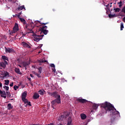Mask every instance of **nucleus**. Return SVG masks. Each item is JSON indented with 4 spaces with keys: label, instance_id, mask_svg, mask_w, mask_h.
<instances>
[{
    "label": "nucleus",
    "instance_id": "obj_6",
    "mask_svg": "<svg viewBox=\"0 0 125 125\" xmlns=\"http://www.w3.org/2000/svg\"><path fill=\"white\" fill-rule=\"evenodd\" d=\"M50 95H51V96L52 97H55V98H57L58 96H60V95H58V92L57 91L50 93Z\"/></svg>",
    "mask_w": 125,
    "mask_h": 125
},
{
    "label": "nucleus",
    "instance_id": "obj_16",
    "mask_svg": "<svg viewBox=\"0 0 125 125\" xmlns=\"http://www.w3.org/2000/svg\"><path fill=\"white\" fill-rule=\"evenodd\" d=\"M51 107L52 108H53V109H54V106H57V103H55L54 102L52 101L51 103Z\"/></svg>",
    "mask_w": 125,
    "mask_h": 125
},
{
    "label": "nucleus",
    "instance_id": "obj_18",
    "mask_svg": "<svg viewBox=\"0 0 125 125\" xmlns=\"http://www.w3.org/2000/svg\"><path fill=\"white\" fill-rule=\"evenodd\" d=\"M38 62L39 63H46V62H47V61L42 59L38 60Z\"/></svg>",
    "mask_w": 125,
    "mask_h": 125
},
{
    "label": "nucleus",
    "instance_id": "obj_23",
    "mask_svg": "<svg viewBox=\"0 0 125 125\" xmlns=\"http://www.w3.org/2000/svg\"><path fill=\"white\" fill-rule=\"evenodd\" d=\"M41 33H43L44 35H47V33H48V30L45 29V30H42Z\"/></svg>",
    "mask_w": 125,
    "mask_h": 125
},
{
    "label": "nucleus",
    "instance_id": "obj_40",
    "mask_svg": "<svg viewBox=\"0 0 125 125\" xmlns=\"http://www.w3.org/2000/svg\"><path fill=\"white\" fill-rule=\"evenodd\" d=\"M39 22L42 25H47V24H48V23H49V22L43 23V22H42V21H40Z\"/></svg>",
    "mask_w": 125,
    "mask_h": 125
},
{
    "label": "nucleus",
    "instance_id": "obj_19",
    "mask_svg": "<svg viewBox=\"0 0 125 125\" xmlns=\"http://www.w3.org/2000/svg\"><path fill=\"white\" fill-rule=\"evenodd\" d=\"M44 92H45V91L44 90H43V89H42L39 91V93L41 95H43V94H44Z\"/></svg>",
    "mask_w": 125,
    "mask_h": 125
},
{
    "label": "nucleus",
    "instance_id": "obj_48",
    "mask_svg": "<svg viewBox=\"0 0 125 125\" xmlns=\"http://www.w3.org/2000/svg\"><path fill=\"white\" fill-rule=\"evenodd\" d=\"M10 86H13V83H11L10 84Z\"/></svg>",
    "mask_w": 125,
    "mask_h": 125
},
{
    "label": "nucleus",
    "instance_id": "obj_46",
    "mask_svg": "<svg viewBox=\"0 0 125 125\" xmlns=\"http://www.w3.org/2000/svg\"><path fill=\"white\" fill-rule=\"evenodd\" d=\"M16 16H17V17H18V18L20 19V15L19 14H16Z\"/></svg>",
    "mask_w": 125,
    "mask_h": 125
},
{
    "label": "nucleus",
    "instance_id": "obj_59",
    "mask_svg": "<svg viewBox=\"0 0 125 125\" xmlns=\"http://www.w3.org/2000/svg\"><path fill=\"white\" fill-rule=\"evenodd\" d=\"M21 34L22 35H23L24 33H23V32H21Z\"/></svg>",
    "mask_w": 125,
    "mask_h": 125
},
{
    "label": "nucleus",
    "instance_id": "obj_39",
    "mask_svg": "<svg viewBox=\"0 0 125 125\" xmlns=\"http://www.w3.org/2000/svg\"><path fill=\"white\" fill-rule=\"evenodd\" d=\"M19 88V86H17L16 85H15V86H14V89H15V90H17V89Z\"/></svg>",
    "mask_w": 125,
    "mask_h": 125
},
{
    "label": "nucleus",
    "instance_id": "obj_17",
    "mask_svg": "<svg viewBox=\"0 0 125 125\" xmlns=\"http://www.w3.org/2000/svg\"><path fill=\"white\" fill-rule=\"evenodd\" d=\"M15 72L17 73V74H19L20 75H21V74H22V73L20 72V69L18 68H15Z\"/></svg>",
    "mask_w": 125,
    "mask_h": 125
},
{
    "label": "nucleus",
    "instance_id": "obj_36",
    "mask_svg": "<svg viewBox=\"0 0 125 125\" xmlns=\"http://www.w3.org/2000/svg\"><path fill=\"white\" fill-rule=\"evenodd\" d=\"M5 85H8L9 84V80H4Z\"/></svg>",
    "mask_w": 125,
    "mask_h": 125
},
{
    "label": "nucleus",
    "instance_id": "obj_7",
    "mask_svg": "<svg viewBox=\"0 0 125 125\" xmlns=\"http://www.w3.org/2000/svg\"><path fill=\"white\" fill-rule=\"evenodd\" d=\"M30 64H31V62H30V61H27V62H22V65L23 66V67H24L25 70H27V66H29V65H30Z\"/></svg>",
    "mask_w": 125,
    "mask_h": 125
},
{
    "label": "nucleus",
    "instance_id": "obj_9",
    "mask_svg": "<svg viewBox=\"0 0 125 125\" xmlns=\"http://www.w3.org/2000/svg\"><path fill=\"white\" fill-rule=\"evenodd\" d=\"M77 101L82 104L85 103V102H87V101L86 100L84 99H81V98H78L77 99Z\"/></svg>",
    "mask_w": 125,
    "mask_h": 125
},
{
    "label": "nucleus",
    "instance_id": "obj_43",
    "mask_svg": "<svg viewBox=\"0 0 125 125\" xmlns=\"http://www.w3.org/2000/svg\"><path fill=\"white\" fill-rule=\"evenodd\" d=\"M6 94L9 96V97H10L11 96V95L10 94V92H6Z\"/></svg>",
    "mask_w": 125,
    "mask_h": 125
},
{
    "label": "nucleus",
    "instance_id": "obj_54",
    "mask_svg": "<svg viewBox=\"0 0 125 125\" xmlns=\"http://www.w3.org/2000/svg\"><path fill=\"white\" fill-rule=\"evenodd\" d=\"M19 14L20 15H21L22 14V11H21V12L19 13Z\"/></svg>",
    "mask_w": 125,
    "mask_h": 125
},
{
    "label": "nucleus",
    "instance_id": "obj_58",
    "mask_svg": "<svg viewBox=\"0 0 125 125\" xmlns=\"http://www.w3.org/2000/svg\"><path fill=\"white\" fill-rule=\"evenodd\" d=\"M19 67H21V68L22 67V66H21V65H19Z\"/></svg>",
    "mask_w": 125,
    "mask_h": 125
},
{
    "label": "nucleus",
    "instance_id": "obj_31",
    "mask_svg": "<svg viewBox=\"0 0 125 125\" xmlns=\"http://www.w3.org/2000/svg\"><path fill=\"white\" fill-rule=\"evenodd\" d=\"M22 101L25 103V104H27L29 102V101H28V100L26 98L22 99Z\"/></svg>",
    "mask_w": 125,
    "mask_h": 125
},
{
    "label": "nucleus",
    "instance_id": "obj_44",
    "mask_svg": "<svg viewBox=\"0 0 125 125\" xmlns=\"http://www.w3.org/2000/svg\"><path fill=\"white\" fill-rule=\"evenodd\" d=\"M14 34V33L13 32V31H11V32H10V35H11V36H13V34Z\"/></svg>",
    "mask_w": 125,
    "mask_h": 125
},
{
    "label": "nucleus",
    "instance_id": "obj_34",
    "mask_svg": "<svg viewBox=\"0 0 125 125\" xmlns=\"http://www.w3.org/2000/svg\"><path fill=\"white\" fill-rule=\"evenodd\" d=\"M124 23L123 22H121V27H120V30L121 31H123V29L124 28Z\"/></svg>",
    "mask_w": 125,
    "mask_h": 125
},
{
    "label": "nucleus",
    "instance_id": "obj_33",
    "mask_svg": "<svg viewBox=\"0 0 125 125\" xmlns=\"http://www.w3.org/2000/svg\"><path fill=\"white\" fill-rule=\"evenodd\" d=\"M42 68L40 67L38 68V73L39 74H42Z\"/></svg>",
    "mask_w": 125,
    "mask_h": 125
},
{
    "label": "nucleus",
    "instance_id": "obj_8",
    "mask_svg": "<svg viewBox=\"0 0 125 125\" xmlns=\"http://www.w3.org/2000/svg\"><path fill=\"white\" fill-rule=\"evenodd\" d=\"M5 49L6 53H11V52H13V51H14L13 49L10 48H6V47H5Z\"/></svg>",
    "mask_w": 125,
    "mask_h": 125
},
{
    "label": "nucleus",
    "instance_id": "obj_30",
    "mask_svg": "<svg viewBox=\"0 0 125 125\" xmlns=\"http://www.w3.org/2000/svg\"><path fill=\"white\" fill-rule=\"evenodd\" d=\"M4 77H9V73L7 71H4Z\"/></svg>",
    "mask_w": 125,
    "mask_h": 125
},
{
    "label": "nucleus",
    "instance_id": "obj_47",
    "mask_svg": "<svg viewBox=\"0 0 125 125\" xmlns=\"http://www.w3.org/2000/svg\"><path fill=\"white\" fill-rule=\"evenodd\" d=\"M35 76H37L38 78H41V76L40 75V74H35Z\"/></svg>",
    "mask_w": 125,
    "mask_h": 125
},
{
    "label": "nucleus",
    "instance_id": "obj_29",
    "mask_svg": "<svg viewBox=\"0 0 125 125\" xmlns=\"http://www.w3.org/2000/svg\"><path fill=\"white\" fill-rule=\"evenodd\" d=\"M92 108H93V109H94V110H96V109H97V108H98V106H97V104H93Z\"/></svg>",
    "mask_w": 125,
    "mask_h": 125
},
{
    "label": "nucleus",
    "instance_id": "obj_37",
    "mask_svg": "<svg viewBox=\"0 0 125 125\" xmlns=\"http://www.w3.org/2000/svg\"><path fill=\"white\" fill-rule=\"evenodd\" d=\"M118 4H119V7H122L123 6V2L120 1V2L118 3Z\"/></svg>",
    "mask_w": 125,
    "mask_h": 125
},
{
    "label": "nucleus",
    "instance_id": "obj_55",
    "mask_svg": "<svg viewBox=\"0 0 125 125\" xmlns=\"http://www.w3.org/2000/svg\"><path fill=\"white\" fill-rule=\"evenodd\" d=\"M1 93H2V91H1V90L0 89V94H1Z\"/></svg>",
    "mask_w": 125,
    "mask_h": 125
},
{
    "label": "nucleus",
    "instance_id": "obj_5",
    "mask_svg": "<svg viewBox=\"0 0 125 125\" xmlns=\"http://www.w3.org/2000/svg\"><path fill=\"white\" fill-rule=\"evenodd\" d=\"M56 98L57 99L52 101L53 102H55V103H57V104H60L61 103V97L58 96V97Z\"/></svg>",
    "mask_w": 125,
    "mask_h": 125
},
{
    "label": "nucleus",
    "instance_id": "obj_12",
    "mask_svg": "<svg viewBox=\"0 0 125 125\" xmlns=\"http://www.w3.org/2000/svg\"><path fill=\"white\" fill-rule=\"evenodd\" d=\"M27 91H24L21 95V99H24L27 97Z\"/></svg>",
    "mask_w": 125,
    "mask_h": 125
},
{
    "label": "nucleus",
    "instance_id": "obj_11",
    "mask_svg": "<svg viewBox=\"0 0 125 125\" xmlns=\"http://www.w3.org/2000/svg\"><path fill=\"white\" fill-rule=\"evenodd\" d=\"M23 46H24V47H27V48H31V46H30V45H29V44L25 42H21Z\"/></svg>",
    "mask_w": 125,
    "mask_h": 125
},
{
    "label": "nucleus",
    "instance_id": "obj_42",
    "mask_svg": "<svg viewBox=\"0 0 125 125\" xmlns=\"http://www.w3.org/2000/svg\"><path fill=\"white\" fill-rule=\"evenodd\" d=\"M3 88L6 89V90H8L9 89V87L7 86H4Z\"/></svg>",
    "mask_w": 125,
    "mask_h": 125
},
{
    "label": "nucleus",
    "instance_id": "obj_4",
    "mask_svg": "<svg viewBox=\"0 0 125 125\" xmlns=\"http://www.w3.org/2000/svg\"><path fill=\"white\" fill-rule=\"evenodd\" d=\"M18 31H19V26L18 25L17 23H15V26L13 28V33L15 34V33L17 32Z\"/></svg>",
    "mask_w": 125,
    "mask_h": 125
},
{
    "label": "nucleus",
    "instance_id": "obj_13",
    "mask_svg": "<svg viewBox=\"0 0 125 125\" xmlns=\"http://www.w3.org/2000/svg\"><path fill=\"white\" fill-rule=\"evenodd\" d=\"M25 31H26L27 34H35V33H34V31L31 29L29 28V27L27 29H25Z\"/></svg>",
    "mask_w": 125,
    "mask_h": 125
},
{
    "label": "nucleus",
    "instance_id": "obj_60",
    "mask_svg": "<svg viewBox=\"0 0 125 125\" xmlns=\"http://www.w3.org/2000/svg\"><path fill=\"white\" fill-rule=\"evenodd\" d=\"M16 16V15H13V17H15Z\"/></svg>",
    "mask_w": 125,
    "mask_h": 125
},
{
    "label": "nucleus",
    "instance_id": "obj_20",
    "mask_svg": "<svg viewBox=\"0 0 125 125\" xmlns=\"http://www.w3.org/2000/svg\"><path fill=\"white\" fill-rule=\"evenodd\" d=\"M81 117L82 120H85L86 119V115L84 114H81Z\"/></svg>",
    "mask_w": 125,
    "mask_h": 125
},
{
    "label": "nucleus",
    "instance_id": "obj_61",
    "mask_svg": "<svg viewBox=\"0 0 125 125\" xmlns=\"http://www.w3.org/2000/svg\"><path fill=\"white\" fill-rule=\"evenodd\" d=\"M32 67H33V68H35V66H34V65H32Z\"/></svg>",
    "mask_w": 125,
    "mask_h": 125
},
{
    "label": "nucleus",
    "instance_id": "obj_51",
    "mask_svg": "<svg viewBox=\"0 0 125 125\" xmlns=\"http://www.w3.org/2000/svg\"><path fill=\"white\" fill-rule=\"evenodd\" d=\"M30 76L31 78H34V76H33V74H30Z\"/></svg>",
    "mask_w": 125,
    "mask_h": 125
},
{
    "label": "nucleus",
    "instance_id": "obj_56",
    "mask_svg": "<svg viewBox=\"0 0 125 125\" xmlns=\"http://www.w3.org/2000/svg\"><path fill=\"white\" fill-rule=\"evenodd\" d=\"M28 81H31V78H28Z\"/></svg>",
    "mask_w": 125,
    "mask_h": 125
},
{
    "label": "nucleus",
    "instance_id": "obj_32",
    "mask_svg": "<svg viewBox=\"0 0 125 125\" xmlns=\"http://www.w3.org/2000/svg\"><path fill=\"white\" fill-rule=\"evenodd\" d=\"M2 59H3V60H7V61H8V58L5 56H2Z\"/></svg>",
    "mask_w": 125,
    "mask_h": 125
},
{
    "label": "nucleus",
    "instance_id": "obj_45",
    "mask_svg": "<svg viewBox=\"0 0 125 125\" xmlns=\"http://www.w3.org/2000/svg\"><path fill=\"white\" fill-rule=\"evenodd\" d=\"M119 16H124V15H123V14L122 13V12L119 13Z\"/></svg>",
    "mask_w": 125,
    "mask_h": 125
},
{
    "label": "nucleus",
    "instance_id": "obj_41",
    "mask_svg": "<svg viewBox=\"0 0 125 125\" xmlns=\"http://www.w3.org/2000/svg\"><path fill=\"white\" fill-rule=\"evenodd\" d=\"M28 106H32V104H31V102H27L25 106L27 107V106H28Z\"/></svg>",
    "mask_w": 125,
    "mask_h": 125
},
{
    "label": "nucleus",
    "instance_id": "obj_49",
    "mask_svg": "<svg viewBox=\"0 0 125 125\" xmlns=\"http://www.w3.org/2000/svg\"><path fill=\"white\" fill-rule=\"evenodd\" d=\"M123 22H124L125 23V16L124 17V18L123 19Z\"/></svg>",
    "mask_w": 125,
    "mask_h": 125
},
{
    "label": "nucleus",
    "instance_id": "obj_15",
    "mask_svg": "<svg viewBox=\"0 0 125 125\" xmlns=\"http://www.w3.org/2000/svg\"><path fill=\"white\" fill-rule=\"evenodd\" d=\"M34 99H38L40 98V95L38 93H35L33 96Z\"/></svg>",
    "mask_w": 125,
    "mask_h": 125
},
{
    "label": "nucleus",
    "instance_id": "obj_26",
    "mask_svg": "<svg viewBox=\"0 0 125 125\" xmlns=\"http://www.w3.org/2000/svg\"><path fill=\"white\" fill-rule=\"evenodd\" d=\"M108 16L109 18H114V17H117L118 16H117V15L116 14L112 15L110 14L108 15Z\"/></svg>",
    "mask_w": 125,
    "mask_h": 125
},
{
    "label": "nucleus",
    "instance_id": "obj_35",
    "mask_svg": "<svg viewBox=\"0 0 125 125\" xmlns=\"http://www.w3.org/2000/svg\"><path fill=\"white\" fill-rule=\"evenodd\" d=\"M64 118H65V116H64V115H61V116L59 117V120H60V121H63Z\"/></svg>",
    "mask_w": 125,
    "mask_h": 125
},
{
    "label": "nucleus",
    "instance_id": "obj_24",
    "mask_svg": "<svg viewBox=\"0 0 125 125\" xmlns=\"http://www.w3.org/2000/svg\"><path fill=\"white\" fill-rule=\"evenodd\" d=\"M50 67H51L52 68H54V69H53V72H54V73H55V71H56L55 70V65H54V64L53 63H51L50 65Z\"/></svg>",
    "mask_w": 125,
    "mask_h": 125
},
{
    "label": "nucleus",
    "instance_id": "obj_28",
    "mask_svg": "<svg viewBox=\"0 0 125 125\" xmlns=\"http://www.w3.org/2000/svg\"><path fill=\"white\" fill-rule=\"evenodd\" d=\"M23 25L25 30H26L29 28V25L27 24V22H26V24H23Z\"/></svg>",
    "mask_w": 125,
    "mask_h": 125
},
{
    "label": "nucleus",
    "instance_id": "obj_27",
    "mask_svg": "<svg viewBox=\"0 0 125 125\" xmlns=\"http://www.w3.org/2000/svg\"><path fill=\"white\" fill-rule=\"evenodd\" d=\"M113 10L115 12H120V11H121V8H114Z\"/></svg>",
    "mask_w": 125,
    "mask_h": 125
},
{
    "label": "nucleus",
    "instance_id": "obj_63",
    "mask_svg": "<svg viewBox=\"0 0 125 125\" xmlns=\"http://www.w3.org/2000/svg\"><path fill=\"white\" fill-rule=\"evenodd\" d=\"M53 11H55V10H54V9H53Z\"/></svg>",
    "mask_w": 125,
    "mask_h": 125
},
{
    "label": "nucleus",
    "instance_id": "obj_14",
    "mask_svg": "<svg viewBox=\"0 0 125 125\" xmlns=\"http://www.w3.org/2000/svg\"><path fill=\"white\" fill-rule=\"evenodd\" d=\"M72 118L71 117H68L67 125H72Z\"/></svg>",
    "mask_w": 125,
    "mask_h": 125
},
{
    "label": "nucleus",
    "instance_id": "obj_53",
    "mask_svg": "<svg viewBox=\"0 0 125 125\" xmlns=\"http://www.w3.org/2000/svg\"><path fill=\"white\" fill-rule=\"evenodd\" d=\"M25 36H26V34L23 33V34H22V37H25Z\"/></svg>",
    "mask_w": 125,
    "mask_h": 125
},
{
    "label": "nucleus",
    "instance_id": "obj_25",
    "mask_svg": "<svg viewBox=\"0 0 125 125\" xmlns=\"http://www.w3.org/2000/svg\"><path fill=\"white\" fill-rule=\"evenodd\" d=\"M7 107L8 110H11V109L13 108V106L11 105V104H8Z\"/></svg>",
    "mask_w": 125,
    "mask_h": 125
},
{
    "label": "nucleus",
    "instance_id": "obj_38",
    "mask_svg": "<svg viewBox=\"0 0 125 125\" xmlns=\"http://www.w3.org/2000/svg\"><path fill=\"white\" fill-rule=\"evenodd\" d=\"M46 29H47V26H42V27L41 28V30H46Z\"/></svg>",
    "mask_w": 125,
    "mask_h": 125
},
{
    "label": "nucleus",
    "instance_id": "obj_21",
    "mask_svg": "<svg viewBox=\"0 0 125 125\" xmlns=\"http://www.w3.org/2000/svg\"><path fill=\"white\" fill-rule=\"evenodd\" d=\"M1 94H2V95H1V97H3V98H6V96H5V95H6L5 91H2V93ZM3 95H4V96H3Z\"/></svg>",
    "mask_w": 125,
    "mask_h": 125
},
{
    "label": "nucleus",
    "instance_id": "obj_3",
    "mask_svg": "<svg viewBox=\"0 0 125 125\" xmlns=\"http://www.w3.org/2000/svg\"><path fill=\"white\" fill-rule=\"evenodd\" d=\"M6 65H8V62L6 61L0 62V69H5Z\"/></svg>",
    "mask_w": 125,
    "mask_h": 125
},
{
    "label": "nucleus",
    "instance_id": "obj_22",
    "mask_svg": "<svg viewBox=\"0 0 125 125\" xmlns=\"http://www.w3.org/2000/svg\"><path fill=\"white\" fill-rule=\"evenodd\" d=\"M20 20L21 22L22 23V24H26V21L24 19V18H20Z\"/></svg>",
    "mask_w": 125,
    "mask_h": 125
},
{
    "label": "nucleus",
    "instance_id": "obj_1",
    "mask_svg": "<svg viewBox=\"0 0 125 125\" xmlns=\"http://www.w3.org/2000/svg\"><path fill=\"white\" fill-rule=\"evenodd\" d=\"M101 108L104 109L105 111V114H107V112H109L111 117V123L113 124L115 121H116V117H121L120 116V112L116 109L114 105L111 104L108 102H105L102 104H101Z\"/></svg>",
    "mask_w": 125,
    "mask_h": 125
},
{
    "label": "nucleus",
    "instance_id": "obj_2",
    "mask_svg": "<svg viewBox=\"0 0 125 125\" xmlns=\"http://www.w3.org/2000/svg\"><path fill=\"white\" fill-rule=\"evenodd\" d=\"M33 38H34V41L35 42H40V41H41V40H42V38L43 37V36L44 35H38L35 33H33V34L32 35Z\"/></svg>",
    "mask_w": 125,
    "mask_h": 125
},
{
    "label": "nucleus",
    "instance_id": "obj_57",
    "mask_svg": "<svg viewBox=\"0 0 125 125\" xmlns=\"http://www.w3.org/2000/svg\"><path fill=\"white\" fill-rule=\"evenodd\" d=\"M42 44L40 47H38V48H41V47H42Z\"/></svg>",
    "mask_w": 125,
    "mask_h": 125
},
{
    "label": "nucleus",
    "instance_id": "obj_50",
    "mask_svg": "<svg viewBox=\"0 0 125 125\" xmlns=\"http://www.w3.org/2000/svg\"><path fill=\"white\" fill-rule=\"evenodd\" d=\"M0 87H2V83L0 82Z\"/></svg>",
    "mask_w": 125,
    "mask_h": 125
},
{
    "label": "nucleus",
    "instance_id": "obj_52",
    "mask_svg": "<svg viewBox=\"0 0 125 125\" xmlns=\"http://www.w3.org/2000/svg\"><path fill=\"white\" fill-rule=\"evenodd\" d=\"M109 5H110V4H108L105 5L106 7H107V8L109 7Z\"/></svg>",
    "mask_w": 125,
    "mask_h": 125
},
{
    "label": "nucleus",
    "instance_id": "obj_64",
    "mask_svg": "<svg viewBox=\"0 0 125 125\" xmlns=\"http://www.w3.org/2000/svg\"><path fill=\"white\" fill-rule=\"evenodd\" d=\"M110 7H112V5H110Z\"/></svg>",
    "mask_w": 125,
    "mask_h": 125
},
{
    "label": "nucleus",
    "instance_id": "obj_10",
    "mask_svg": "<svg viewBox=\"0 0 125 125\" xmlns=\"http://www.w3.org/2000/svg\"><path fill=\"white\" fill-rule=\"evenodd\" d=\"M23 9H24V10H26V8H25V6L23 5L22 6H19L17 9L16 10L18 11H21V10H23Z\"/></svg>",
    "mask_w": 125,
    "mask_h": 125
},
{
    "label": "nucleus",
    "instance_id": "obj_62",
    "mask_svg": "<svg viewBox=\"0 0 125 125\" xmlns=\"http://www.w3.org/2000/svg\"><path fill=\"white\" fill-rule=\"evenodd\" d=\"M30 125H35V124H30Z\"/></svg>",
    "mask_w": 125,
    "mask_h": 125
}]
</instances>
